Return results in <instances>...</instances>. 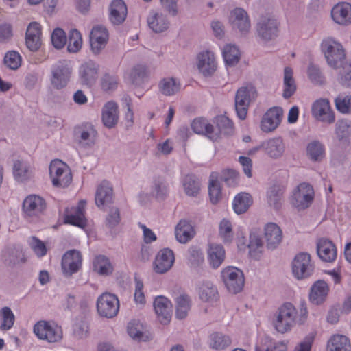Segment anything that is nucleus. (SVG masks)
<instances>
[{
    "instance_id": "nucleus-1",
    "label": "nucleus",
    "mask_w": 351,
    "mask_h": 351,
    "mask_svg": "<svg viewBox=\"0 0 351 351\" xmlns=\"http://www.w3.org/2000/svg\"><path fill=\"white\" fill-rule=\"evenodd\" d=\"M322 51L328 65L333 69H341L339 82L344 86H351V62H347L342 45L332 38H326L321 44Z\"/></svg>"
},
{
    "instance_id": "nucleus-2",
    "label": "nucleus",
    "mask_w": 351,
    "mask_h": 351,
    "mask_svg": "<svg viewBox=\"0 0 351 351\" xmlns=\"http://www.w3.org/2000/svg\"><path fill=\"white\" fill-rule=\"evenodd\" d=\"M308 318L306 304H300L298 311L291 302H285L280 306L272 317V324L276 331L285 334L290 331L295 324H303Z\"/></svg>"
},
{
    "instance_id": "nucleus-3",
    "label": "nucleus",
    "mask_w": 351,
    "mask_h": 351,
    "mask_svg": "<svg viewBox=\"0 0 351 351\" xmlns=\"http://www.w3.org/2000/svg\"><path fill=\"white\" fill-rule=\"evenodd\" d=\"M258 96L256 88L247 84L238 89L235 96V109L240 119L244 120L250 105L254 102Z\"/></svg>"
},
{
    "instance_id": "nucleus-4",
    "label": "nucleus",
    "mask_w": 351,
    "mask_h": 351,
    "mask_svg": "<svg viewBox=\"0 0 351 351\" xmlns=\"http://www.w3.org/2000/svg\"><path fill=\"white\" fill-rule=\"evenodd\" d=\"M34 332L39 339L50 343L58 342L62 338V328L50 321H38L34 326Z\"/></svg>"
},
{
    "instance_id": "nucleus-5",
    "label": "nucleus",
    "mask_w": 351,
    "mask_h": 351,
    "mask_svg": "<svg viewBox=\"0 0 351 351\" xmlns=\"http://www.w3.org/2000/svg\"><path fill=\"white\" fill-rule=\"evenodd\" d=\"M49 173L52 184L55 186L66 187L72 182V173L69 167L60 160L51 161Z\"/></svg>"
},
{
    "instance_id": "nucleus-6",
    "label": "nucleus",
    "mask_w": 351,
    "mask_h": 351,
    "mask_svg": "<svg viewBox=\"0 0 351 351\" xmlns=\"http://www.w3.org/2000/svg\"><path fill=\"white\" fill-rule=\"evenodd\" d=\"M51 73L50 81L54 88L59 90L66 87L72 73L70 62L66 60L58 61L52 66Z\"/></svg>"
},
{
    "instance_id": "nucleus-7",
    "label": "nucleus",
    "mask_w": 351,
    "mask_h": 351,
    "mask_svg": "<svg viewBox=\"0 0 351 351\" xmlns=\"http://www.w3.org/2000/svg\"><path fill=\"white\" fill-rule=\"evenodd\" d=\"M221 276L230 292L237 293L243 289L244 276L243 271L237 267L229 266L223 269Z\"/></svg>"
},
{
    "instance_id": "nucleus-8",
    "label": "nucleus",
    "mask_w": 351,
    "mask_h": 351,
    "mask_svg": "<svg viewBox=\"0 0 351 351\" xmlns=\"http://www.w3.org/2000/svg\"><path fill=\"white\" fill-rule=\"evenodd\" d=\"M97 310L100 316L112 318L119 312V300L114 294L104 293L97 299Z\"/></svg>"
},
{
    "instance_id": "nucleus-9",
    "label": "nucleus",
    "mask_w": 351,
    "mask_h": 351,
    "mask_svg": "<svg viewBox=\"0 0 351 351\" xmlns=\"http://www.w3.org/2000/svg\"><path fill=\"white\" fill-rule=\"evenodd\" d=\"M314 270V266L309 254L300 252L295 255L292 261V272L297 279H304L311 276Z\"/></svg>"
},
{
    "instance_id": "nucleus-10",
    "label": "nucleus",
    "mask_w": 351,
    "mask_h": 351,
    "mask_svg": "<svg viewBox=\"0 0 351 351\" xmlns=\"http://www.w3.org/2000/svg\"><path fill=\"white\" fill-rule=\"evenodd\" d=\"M314 198V190L309 184H300L293 191L291 204L298 209H305L310 206Z\"/></svg>"
},
{
    "instance_id": "nucleus-11",
    "label": "nucleus",
    "mask_w": 351,
    "mask_h": 351,
    "mask_svg": "<svg viewBox=\"0 0 351 351\" xmlns=\"http://www.w3.org/2000/svg\"><path fill=\"white\" fill-rule=\"evenodd\" d=\"M311 113L317 121L332 124L335 121V115L327 99H317L312 105Z\"/></svg>"
},
{
    "instance_id": "nucleus-12",
    "label": "nucleus",
    "mask_w": 351,
    "mask_h": 351,
    "mask_svg": "<svg viewBox=\"0 0 351 351\" xmlns=\"http://www.w3.org/2000/svg\"><path fill=\"white\" fill-rule=\"evenodd\" d=\"M86 205V202L85 200H80L76 206L67 208L64 213V223L80 228H84L87 223L85 217Z\"/></svg>"
},
{
    "instance_id": "nucleus-13",
    "label": "nucleus",
    "mask_w": 351,
    "mask_h": 351,
    "mask_svg": "<svg viewBox=\"0 0 351 351\" xmlns=\"http://www.w3.org/2000/svg\"><path fill=\"white\" fill-rule=\"evenodd\" d=\"M283 116L281 108H270L263 115L261 121V129L268 133L275 130L280 124Z\"/></svg>"
},
{
    "instance_id": "nucleus-14",
    "label": "nucleus",
    "mask_w": 351,
    "mask_h": 351,
    "mask_svg": "<svg viewBox=\"0 0 351 351\" xmlns=\"http://www.w3.org/2000/svg\"><path fill=\"white\" fill-rule=\"evenodd\" d=\"M82 256L77 250L67 251L62 256L61 266L64 274L71 276L79 271L82 266Z\"/></svg>"
},
{
    "instance_id": "nucleus-15",
    "label": "nucleus",
    "mask_w": 351,
    "mask_h": 351,
    "mask_svg": "<svg viewBox=\"0 0 351 351\" xmlns=\"http://www.w3.org/2000/svg\"><path fill=\"white\" fill-rule=\"evenodd\" d=\"M46 208L43 198L36 195H28L23 202L22 210L25 217H37Z\"/></svg>"
},
{
    "instance_id": "nucleus-16",
    "label": "nucleus",
    "mask_w": 351,
    "mask_h": 351,
    "mask_svg": "<svg viewBox=\"0 0 351 351\" xmlns=\"http://www.w3.org/2000/svg\"><path fill=\"white\" fill-rule=\"evenodd\" d=\"M258 35L264 40H271L277 36L278 23L270 14L262 16L257 24Z\"/></svg>"
},
{
    "instance_id": "nucleus-17",
    "label": "nucleus",
    "mask_w": 351,
    "mask_h": 351,
    "mask_svg": "<svg viewBox=\"0 0 351 351\" xmlns=\"http://www.w3.org/2000/svg\"><path fill=\"white\" fill-rule=\"evenodd\" d=\"M109 38L107 29L103 26L94 27L90 34V44L93 53L98 54L103 50Z\"/></svg>"
},
{
    "instance_id": "nucleus-18",
    "label": "nucleus",
    "mask_w": 351,
    "mask_h": 351,
    "mask_svg": "<svg viewBox=\"0 0 351 351\" xmlns=\"http://www.w3.org/2000/svg\"><path fill=\"white\" fill-rule=\"evenodd\" d=\"M175 261L173 252L164 248L158 252L154 263V269L158 274H164L169 270Z\"/></svg>"
},
{
    "instance_id": "nucleus-19",
    "label": "nucleus",
    "mask_w": 351,
    "mask_h": 351,
    "mask_svg": "<svg viewBox=\"0 0 351 351\" xmlns=\"http://www.w3.org/2000/svg\"><path fill=\"white\" fill-rule=\"evenodd\" d=\"M198 70L204 76L213 75L217 70V62L214 53L210 51L199 53L197 58Z\"/></svg>"
},
{
    "instance_id": "nucleus-20",
    "label": "nucleus",
    "mask_w": 351,
    "mask_h": 351,
    "mask_svg": "<svg viewBox=\"0 0 351 351\" xmlns=\"http://www.w3.org/2000/svg\"><path fill=\"white\" fill-rule=\"evenodd\" d=\"M331 16L337 24L347 26L351 24V4L338 3L331 10Z\"/></svg>"
},
{
    "instance_id": "nucleus-21",
    "label": "nucleus",
    "mask_w": 351,
    "mask_h": 351,
    "mask_svg": "<svg viewBox=\"0 0 351 351\" xmlns=\"http://www.w3.org/2000/svg\"><path fill=\"white\" fill-rule=\"evenodd\" d=\"M154 306L159 322L162 324L169 323L172 311L171 301L165 297L158 296L154 302Z\"/></svg>"
},
{
    "instance_id": "nucleus-22",
    "label": "nucleus",
    "mask_w": 351,
    "mask_h": 351,
    "mask_svg": "<svg viewBox=\"0 0 351 351\" xmlns=\"http://www.w3.org/2000/svg\"><path fill=\"white\" fill-rule=\"evenodd\" d=\"M230 23L234 28L241 33H245L250 29L251 25L247 12L242 8H237L230 12Z\"/></svg>"
},
{
    "instance_id": "nucleus-23",
    "label": "nucleus",
    "mask_w": 351,
    "mask_h": 351,
    "mask_svg": "<svg viewBox=\"0 0 351 351\" xmlns=\"http://www.w3.org/2000/svg\"><path fill=\"white\" fill-rule=\"evenodd\" d=\"M317 252L323 261L331 263L337 258V248L335 244L326 239H320L317 243Z\"/></svg>"
},
{
    "instance_id": "nucleus-24",
    "label": "nucleus",
    "mask_w": 351,
    "mask_h": 351,
    "mask_svg": "<svg viewBox=\"0 0 351 351\" xmlns=\"http://www.w3.org/2000/svg\"><path fill=\"white\" fill-rule=\"evenodd\" d=\"M149 72L145 66L138 64L124 75L125 81L130 84L141 86L147 79Z\"/></svg>"
},
{
    "instance_id": "nucleus-25",
    "label": "nucleus",
    "mask_w": 351,
    "mask_h": 351,
    "mask_svg": "<svg viewBox=\"0 0 351 351\" xmlns=\"http://www.w3.org/2000/svg\"><path fill=\"white\" fill-rule=\"evenodd\" d=\"M113 190L107 181H103L98 186L95 193V204L99 208L112 203Z\"/></svg>"
},
{
    "instance_id": "nucleus-26",
    "label": "nucleus",
    "mask_w": 351,
    "mask_h": 351,
    "mask_svg": "<svg viewBox=\"0 0 351 351\" xmlns=\"http://www.w3.org/2000/svg\"><path fill=\"white\" fill-rule=\"evenodd\" d=\"M128 9L123 0H113L110 5L109 19L114 25L122 23L127 16Z\"/></svg>"
},
{
    "instance_id": "nucleus-27",
    "label": "nucleus",
    "mask_w": 351,
    "mask_h": 351,
    "mask_svg": "<svg viewBox=\"0 0 351 351\" xmlns=\"http://www.w3.org/2000/svg\"><path fill=\"white\" fill-rule=\"evenodd\" d=\"M262 147L265 154L272 158H280L285 151V143L280 137L267 140L262 144Z\"/></svg>"
},
{
    "instance_id": "nucleus-28",
    "label": "nucleus",
    "mask_w": 351,
    "mask_h": 351,
    "mask_svg": "<svg viewBox=\"0 0 351 351\" xmlns=\"http://www.w3.org/2000/svg\"><path fill=\"white\" fill-rule=\"evenodd\" d=\"M328 292V284L324 280H317L311 287L309 300L314 304H320L326 300Z\"/></svg>"
},
{
    "instance_id": "nucleus-29",
    "label": "nucleus",
    "mask_w": 351,
    "mask_h": 351,
    "mask_svg": "<svg viewBox=\"0 0 351 351\" xmlns=\"http://www.w3.org/2000/svg\"><path fill=\"white\" fill-rule=\"evenodd\" d=\"M118 106L114 101L107 102L102 109V121L108 128H113L118 122Z\"/></svg>"
},
{
    "instance_id": "nucleus-30",
    "label": "nucleus",
    "mask_w": 351,
    "mask_h": 351,
    "mask_svg": "<svg viewBox=\"0 0 351 351\" xmlns=\"http://www.w3.org/2000/svg\"><path fill=\"white\" fill-rule=\"evenodd\" d=\"M98 66L90 60L82 64L80 69V76L82 84L91 85L97 79Z\"/></svg>"
},
{
    "instance_id": "nucleus-31",
    "label": "nucleus",
    "mask_w": 351,
    "mask_h": 351,
    "mask_svg": "<svg viewBox=\"0 0 351 351\" xmlns=\"http://www.w3.org/2000/svg\"><path fill=\"white\" fill-rule=\"evenodd\" d=\"M265 238L268 248H276L282 241V231L274 223H269L265 227Z\"/></svg>"
},
{
    "instance_id": "nucleus-32",
    "label": "nucleus",
    "mask_w": 351,
    "mask_h": 351,
    "mask_svg": "<svg viewBox=\"0 0 351 351\" xmlns=\"http://www.w3.org/2000/svg\"><path fill=\"white\" fill-rule=\"evenodd\" d=\"M191 128L194 132L206 135L213 141L219 138V135L213 132V125L203 118L195 119L191 123Z\"/></svg>"
},
{
    "instance_id": "nucleus-33",
    "label": "nucleus",
    "mask_w": 351,
    "mask_h": 351,
    "mask_svg": "<svg viewBox=\"0 0 351 351\" xmlns=\"http://www.w3.org/2000/svg\"><path fill=\"white\" fill-rule=\"evenodd\" d=\"M326 351H351V343L345 335L336 334L327 342Z\"/></svg>"
},
{
    "instance_id": "nucleus-34",
    "label": "nucleus",
    "mask_w": 351,
    "mask_h": 351,
    "mask_svg": "<svg viewBox=\"0 0 351 351\" xmlns=\"http://www.w3.org/2000/svg\"><path fill=\"white\" fill-rule=\"evenodd\" d=\"M175 233L177 240L180 243H185L192 239L195 231L189 221L181 220L176 228Z\"/></svg>"
},
{
    "instance_id": "nucleus-35",
    "label": "nucleus",
    "mask_w": 351,
    "mask_h": 351,
    "mask_svg": "<svg viewBox=\"0 0 351 351\" xmlns=\"http://www.w3.org/2000/svg\"><path fill=\"white\" fill-rule=\"evenodd\" d=\"M253 203L250 194L241 192L237 194L234 198L232 206L234 212L237 214L245 213Z\"/></svg>"
},
{
    "instance_id": "nucleus-36",
    "label": "nucleus",
    "mask_w": 351,
    "mask_h": 351,
    "mask_svg": "<svg viewBox=\"0 0 351 351\" xmlns=\"http://www.w3.org/2000/svg\"><path fill=\"white\" fill-rule=\"evenodd\" d=\"M225 258V250L221 245L210 244L208 250V258L213 268L219 267Z\"/></svg>"
},
{
    "instance_id": "nucleus-37",
    "label": "nucleus",
    "mask_w": 351,
    "mask_h": 351,
    "mask_svg": "<svg viewBox=\"0 0 351 351\" xmlns=\"http://www.w3.org/2000/svg\"><path fill=\"white\" fill-rule=\"evenodd\" d=\"M147 23L154 32H162L166 30L169 25L166 17L159 12H152L147 18Z\"/></svg>"
},
{
    "instance_id": "nucleus-38",
    "label": "nucleus",
    "mask_w": 351,
    "mask_h": 351,
    "mask_svg": "<svg viewBox=\"0 0 351 351\" xmlns=\"http://www.w3.org/2000/svg\"><path fill=\"white\" fill-rule=\"evenodd\" d=\"M283 97H291L296 91V84L293 78V72L291 68L285 67L283 78Z\"/></svg>"
},
{
    "instance_id": "nucleus-39",
    "label": "nucleus",
    "mask_w": 351,
    "mask_h": 351,
    "mask_svg": "<svg viewBox=\"0 0 351 351\" xmlns=\"http://www.w3.org/2000/svg\"><path fill=\"white\" fill-rule=\"evenodd\" d=\"M185 193L188 196L195 197L200 191V182L194 175H187L182 182Z\"/></svg>"
},
{
    "instance_id": "nucleus-40",
    "label": "nucleus",
    "mask_w": 351,
    "mask_h": 351,
    "mask_svg": "<svg viewBox=\"0 0 351 351\" xmlns=\"http://www.w3.org/2000/svg\"><path fill=\"white\" fill-rule=\"evenodd\" d=\"M222 55L226 64L233 66L239 61L241 53L236 45L229 44L223 47Z\"/></svg>"
},
{
    "instance_id": "nucleus-41",
    "label": "nucleus",
    "mask_w": 351,
    "mask_h": 351,
    "mask_svg": "<svg viewBox=\"0 0 351 351\" xmlns=\"http://www.w3.org/2000/svg\"><path fill=\"white\" fill-rule=\"evenodd\" d=\"M180 88V82L173 77L164 78L159 84L160 92L165 95H173L178 92Z\"/></svg>"
},
{
    "instance_id": "nucleus-42",
    "label": "nucleus",
    "mask_w": 351,
    "mask_h": 351,
    "mask_svg": "<svg viewBox=\"0 0 351 351\" xmlns=\"http://www.w3.org/2000/svg\"><path fill=\"white\" fill-rule=\"evenodd\" d=\"M247 247L250 256L254 259H259L263 249V244L261 237L254 233L250 234Z\"/></svg>"
},
{
    "instance_id": "nucleus-43",
    "label": "nucleus",
    "mask_w": 351,
    "mask_h": 351,
    "mask_svg": "<svg viewBox=\"0 0 351 351\" xmlns=\"http://www.w3.org/2000/svg\"><path fill=\"white\" fill-rule=\"evenodd\" d=\"M176 315L178 319H184L187 315L191 308V300L188 295L182 294L176 298Z\"/></svg>"
},
{
    "instance_id": "nucleus-44",
    "label": "nucleus",
    "mask_w": 351,
    "mask_h": 351,
    "mask_svg": "<svg viewBox=\"0 0 351 351\" xmlns=\"http://www.w3.org/2000/svg\"><path fill=\"white\" fill-rule=\"evenodd\" d=\"M199 295L204 302H211L218 298L217 289L210 282H207L199 287Z\"/></svg>"
},
{
    "instance_id": "nucleus-45",
    "label": "nucleus",
    "mask_w": 351,
    "mask_h": 351,
    "mask_svg": "<svg viewBox=\"0 0 351 351\" xmlns=\"http://www.w3.org/2000/svg\"><path fill=\"white\" fill-rule=\"evenodd\" d=\"M93 267L100 274L108 275L111 274L113 267L108 258L103 255L97 256L93 260Z\"/></svg>"
},
{
    "instance_id": "nucleus-46",
    "label": "nucleus",
    "mask_w": 351,
    "mask_h": 351,
    "mask_svg": "<svg viewBox=\"0 0 351 351\" xmlns=\"http://www.w3.org/2000/svg\"><path fill=\"white\" fill-rule=\"evenodd\" d=\"M231 343L230 338L221 333L214 332L210 336V346L215 350H223Z\"/></svg>"
},
{
    "instance_id": "nucleus-47",
    "label": "nucleus",
    "mask_w": 351,
    "mask_h": 351,
    "mask_svg": "<svg viewBox=\"0 0 351 351\" xmlns=\"http://www.w3.org/2000/svg\"><path fill=\"white\" fill-rule=\"evenodd\" d=\"M128 333L134 339L147 341L149 339V336L143 332V326L135 320L129 322Z\"/></svg>"
},
{
    "instance_id": "nucleus-48",
    "label": "nucleus",
    "mask_w": 351,
    "mask_h": 351,
    "mask_svg": "<svg viewBox=\"0 0 351 351\" xmlns=\"http://www.w3.org/2000/svg\"><path fill=\"white\" fill-rule=\"evenodd\" d=\"M284 193L282 187L274 185L267 191V200L270 206L278 209L281 205V199Z\"/></svg>"
},
{
    "instance_id": "nucleus-49",
    "label": "nucleus",
    "mask_w": 351,
    "mask_h": 351,
    "mask_svg": "<svg viewBox=\"0 0 351 351\" xmlns=\"http://www.w3.org/2000/svg\"><path fill=\"white\" fill-rule=\"evenodd\" d=\"M82 46V34L75 29H71L69 34L67 50L70 53H77L81 49Z\"/></svg>"
},
{
    "instance_id": "nucleus-50",
    "label": "nucleus",
    "mask_w": 351,
    "mask_h": 351,
    "mask_svg": "<svg viewBox=\"0 0 351 351\" xmlns=\"http://www.w3.org/2000/svg\"><path fill=\"white\" fill-rule=\"evenodd\" d=\"M308 156L312 160H321L325 155L324 145L318 141L310 143L306 148Z\"/></svg>"
},
{
    "instance_id": "nucleus-51",
    "label": "nucleus",
    "mask_w": 351,
    "mask_h": 351,
    "mask_svg": "<svg viewBox=\"0 0 351 351\" xmlns=\"http://www.w3.org/2000/svg\"><path fill=\"white\" fill-rule=\"evenodd\" d=\"M208 190L211 202L214 204H217L221 197V189L219 181L214 179V173L210 176Z\"/></svg>"
},
{
    "instance_id": "nucleus-52",
    "label": "nucleus",
    "mask_w": 351,
    "mask_h": 351,
    "mask_svg": "<svg viewBox=\"0 0 351 351\" xmlns=\"http://www.w3.org/2000/svg\"><path fill=\"white\" fill-rule=\"evenodd\" d=\"M97 136V132L96 130L91 125H89L86 127V130L80 132V143H84L87 146H91L95 144Z\"/></svg>"
},
{
    "instance_id": "nucleus-53",
    "label": "nucleus",
    "mask_w": 351,
    "mask_h": 351,
    "mask_svg": "<svg viewBox=\"0 0 351 351\" xmlns=\"http://www.w3.org/2000/svg\"><path fill=\"white\" fill-rule=\"evenodd\" d=\"M119 84L118 77L106 73L101 79V88L105 92L114 90Z\"/></svg>"
},
{
    "instance_id": "nucleus-54",
    "label": "nucleus",
    "mask_w": 351,
    "mask_h": 351,
    "mask_svg": "<svg viewBox=\"0 0 351 351\" xmlns=\"http://www.w3.org/2000/svg\"><path fill=\"white\" fill-rule=\"evenodd\" d=\"M73 333L78 338H84L88 335L89 324L86 317L77 319L73 326Z\"/></svg>"
},
{
    "instance_id": "nucleus-55",
    "label": "nucleus",
    "mask_w": 351,
    "mask_h": 351,
    "mask_svg": "<svg viewBox=\"0 0 351 351\" xmlns=\"http://www.w3.org/2000/svg\"><path fill=\"white\" fill-rule=\"evenodd\" d=\"M219 235L224 243H230L233 239L232 226L230 221L223 219L219 224Z\"/></svg>"
},
{
    "instance_id": "nucleus-56",
    "label": "nucleus",
    "mask_w": 351,
    "mask_h": 351,
    "mask_svg": "<svg viewBox=\"0 0 351 351\" xmlns=\"http://www.w3.org/2000/svg\"><path fill=\"white\" fill-rule=\"evenodd\" d=\"M335 104L337 110L341 113H349L351 110V95H338L335 99Z\"/></svg>"
},
{
    "instance_id": "nucleus-57",
    "label": "nucleus",
    "mask_w": 351,
    "mask_h": 351,
    "mask_svg": "<svg viewBox=\"0 0 351 351\" xmlns=\"http://www.w3.org/2000/svg\"><path fill=\"white\" fill-rule=\"evenodd\" d=\"M2 323L1 329L3 330H10L14 325L15 317L9 307H3L1 310Z\"/></svg>"
},
{
    "instance_id": "nucleus-58",
    "label": "nucleus",
    "mask_w": 351,
    "mask_h": 351,
    "mask_svg": "<svg viewBox=\"0 0 351 351\" xmlns=\"http://www.w3.org/2000/svg\"><path fill=\"white\" fill-rule=\"evenodd\" d=\"M4 64L10 69L16 70L21 64V57L18 52L8 51L4 57Z\"/></svg>"
},
{
    "instance_id": "nucleus-59",
    "label": "nucleus",
    "mask_w": 351,
    "mask_h": 351,
    "mask_svg": "<svg viewBox=\"0 0 351 351\" xmlns=\"http://www.w3.org/2000/svg\"><path fill=\"white\" fill-rule=\"evenodd\" d=\"M13 173L15 179L18 181H24L29 176L28 168L21 162L16 161L14 164Z\"/></svg>"
},
{
    "instance_id": "nucleus-60",
    "label": "nucleus",
    "mask_w": 351,
    "mask_h": 351,
    "mask_svg": "<svg viewBox=\"0 0 351 351\" xmlns=\"http://www.w3.org/2000/svg\"><path fill=\"white\" fill-rule=\"evenodd\" d=\"M51 42L56 49H62L64 47L66 42V36L63 29L56 28L51 34Z\"/></svg>"
},
{
    "instance_id": "nucleus-61",
    "label": "nucleus",
    "mask_w": 351,
    "mask_h": 351,
    "mask_svg": "<svg viewBox=\"0 0 351 351\" xmlns=\"http://www.w3.org/2000/svg\"><path fill=\"white\" fill-rule=\"evenodd\" d=\"M29 244L37 256L42 257L47 254V250L45 243L37 237H32L29 241Z\"/></svg>"
},
{
    "instance_id": "nucleus-62",
    "label": "nucleus",
    "mask_w": 351,
    "mask_h": 351,
    "mask_svg": "<svg viewBox=\"0 0 351 351\" xmlns=\"http://www.w3.org/2000/svg\"><path fill=\"white\" fill-rule=\"evenodd\" d=\"M217 124L221 132L230 134L233 131V123L226 116H220L217 119Z\"/></svg>"
},
{
    "instance_id": "nucleus-63",
    "label": "nucleus",
    "mask_w": 351,
    "mask_h": 351,
    "mask_svg": "<svg viewBox=\"0 0 351 351\" xmlns=\"http://www.w3.org/2000/svg\"><path fill=\"white\" fill-rule=\"evenodd\" d=\"M308 75L311 81L314 84H321L324 82V78L319 68L315 65L311 64L308 66Z\"/></svg>"
},
{
    "instance_id": "nucleus-64",
    "label": "nucleus",
    "mask_w": 351,
    "mask_h": 351,
    "mask_svg": "<svg viewBox=\"0 0 351 351\" xmlns=\"http://www.w3.org/2000/svg\"><path fill=\"white\" fill-rule=\"evenodd\" d=\"M335 132L341 139L346 138L351 132V127L345 120H339L336 123Z\"/></svg>"
}]
</instances>
